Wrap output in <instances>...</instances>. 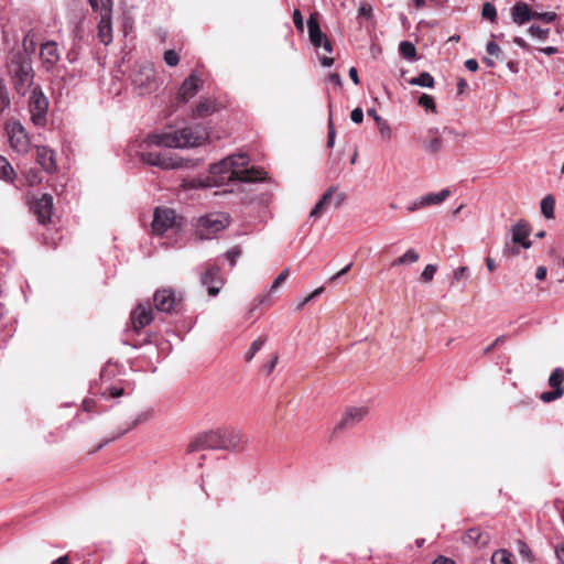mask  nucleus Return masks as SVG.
Instances as JSON below:
<instances>
[{
  "instance_id": "obj_1",
  "label": "nucleus",
  "mask_w": 564,
  "mask_h": 564,
  "mask_svg": "<svg viewBox=\"0 0 564 564\" xmlns=\"http://www.w3.org/2000/svg\"><path fill=\"white\" fill-rule=\"evenodd\" d=\"M249 158L245 153L229 155L221 161L212 164L206 182L200 180L185 181L188 188L208 186H228L236 183H254L265 178L267 173L262 169L248 167Z\"/></svg>"
},
{
  "instance_id": "obj_2",
  "label": "nucleus",
  "mask_w": 564,
  "mask_h": 564,
  "mask_svg": "<svg viewBox=\"0 0 564 564\" xmlns=\"http://www.w3.org/2000/svg\"><path fill=\"white\" fill-rule=\"evenodd\" d=\"M208 131L202 126L185 127L173 131L148 134L144 143L148 147H164L167 149H184L202 145L208 139Z\"/></svg>"
},
{
  "instance_id": "obj_3",
  "label": "nucleus",
  "mask_w": 564,
  "mask_h": 564,
  "mask_svg": "<svg viewBox=\"0 0 564 564\" xmlns=\"http://www.w3.org/2000/svg\"><path fill=\"white\" fill-rule=\"evenodd\" d=\"M245 437L240 430L234 427H219L198 434L187 447L188 453L205 449H223L235 452L242 448Z\"/></svg>"
},
{
  "instance_id": "obj_4",
  "label": "nucleus",
  "mask_w": 564,
  "mask_h": 564,
  "mask_svg": "<svg viewBox=\"0 0 564 564\" xmlns=\"http://www.w3.org/2000/svg\"><path fill=\"white\" fill-rule=\"evenodd\" d=\"M7 73L17 94L24 96L33 85L34 69L32 58L28 54L9 53L7 57Z\"/></svg>"
},
{
  "instance_id": "obj_5",
  "label": "nucleus",
  "mask_w": 564,
  "mask_h": 564,
  "mask_svg": "<svg viewBox=\"0 0 564 564\" xmlns=\"http://www.w3.org/2000/svg\"><path fill=\"white\" fill-rule=\"evenodd\" d=\"M140 159L143 163L162 170H180L188 166L189 160L166 152L142 151Z\"/></svg>"
},
{
  "instance_id": "obj_6",
  "label": "nucleus",
  "mask_w": 564,
  "mask_h": 564,
  "mask_svg": "<svg viewBox=\"0 0 564 564\" xmlns=\"http://www.w3.org/2000/svg\"><path fill=\"white\" fill-rule=\"evenodd\" d=\"M132 84L139 95H147L158 87L154 67L151 63L138 64L132 74Z\"/></svg>"
},
{
  "instance_id": "obj_7",
  "label": "nucleus",
  "mask_w": 564,
  "mask_h": 564,
  "mask_svg": "<svg viewBox=\"0 0 564 564\" xmlns=\"http://www.w3.org/2000/svg\"><path fill=\"white\" fill-rule=\"evenodd\" d=\"M228 225L229 217L226 214H209L199 218L197 232L202 239H210L215 234L224 230Z\"/></svg>"
},
{
  "instance_id": "obj_8",
  "label": "nucleus",
  "mask_w": 564,
  "mask_h": 564,
  "mask_svg": "<svg viewBox=\"0 0 564 564\" xmlns=\"http://www.w3.org/2000/svg\"><path fill=\"white\" fill-rule=\"evenodd\" d=\"M29 108L32 122L37 127H43L46 123L48 100L40 88L32 90Z\"/></svg>"
},
{
  "instance_id": "obj_9",
  "label": "nucleus",
  "mask_w": 564,
  "mask_h": 564,
  "mask_svg": "<svg viewBox=\"0 0 564 564\" xmlns=\"http://www.w3.org/2000/svg\"><path fill=\"white\" fill-rule=\"evenodd\" d=\"M178 226L177 217L173 209L167 207H158L154 210L152 230L156 235H163L169 229Z\"/></svg>"
},
{
  "instance_id": "obj_10",
  "label": "nucleus",
  "mask_w": 564,
  "mask_h": 564,
  "mask_svg": "<svg viewBox=\"0 0 564 564\" xmlns=\"http://www.w3.org/2000/svg\"><path fill=\"white\" fill-rule=\"evenodd\" d=\"M564 369L563 368H555L550 378H549V384L553 389L551 391H545L540 394V400L549 403L552 401H555L563 397L564 394Z\"/></svg>"
},
{
  "instance_id": "obj_11",
  "label": "nucleus",
  "mask_w": 564,
  "mask_h": 564,
  "mask_svg": "<svg viewBox=\"0 0 564 564\" xmlns=\"http://www.w3.org/2000/svg\"><path fill=\"white\" fill-rule=\"evenodd\" d=\"M154 306L159 312L172 313L177 304L181 302V297L177 299L175 291L171 288L158 290L153 295Z\"/></svg>"
},
{
  "instance_id": "obj_12",
  "label": "nucleus",
  "mask_w": 564,
  "mask_h": 564,
  "mask_svg": "<svg viewBox=\"0 0 564 564\" xmlns=\"http://www.w3.org/2000/svg\"><path fill=\"white\" fill-rule=\"evenodd\" d=\"M11 148L18 153H25L29 150V138L20 122H12L7 126Z\"/></svg>"
},
{
  "instance_id": "obj_13",
  "label": "nucleus",
  "mask_w": 564,
  "mask_h": 564,
  "mask_svg": "<svg viewBox=\"0 0 564 564\" xmlns=\"http://www.w3.org/2000/svg\"><path fill=\"white\" fill-rule=\"evenodd\" d=\"M40 59L46 72H52L61 59L58 44L55 41H46L40 46Z\"/></svg>"
},
{
  "instance_id": "obj_14",
  "label": "nucleus",
  "mask_w": 564,
  "mask_h": 564,
  "mask_svg": "<svg viewBox=\"0 0 564 564\" xmlns=\"http://www.w3.org/2000/svg\"><path fill=\"white\" fill-rule=\"evenodd\" d=\"M153 319V311L149 303L139 304L131 313V324L134 332H140Z\"/></svg>"
},
{
  "instance_id": "obj_15",
  "label": "nucleus",
  "mask_w": 564,
  "mask_h": 564,
  "mask_svg": "<svg viewBox=\"0 0 564 564\" xmlns=\"http://www.w3.org/2000/svg\"><path fill=\"white\" fill-rule=\"evenodd\" d=\"M530 234L531 226L525 220H519L511 226L508 236L512 242L521 243L523 249H529L532 246Z\"/></svg>"
},
{
  "instance_id": "obj_16",
  "label": "nucleus",
  "mask_w": 564,
  "mask_h": 564,
  "mask_svg": "<svg viewBox=\"0 0 564 564\" xmlns=\"http://www.w3.org/2000/svg\"><path fill=\"white\" fill-rule=\"evenodd\" d=\"M368 413V409L365 406L349 408L345 411L341 420L335 426V432L350 429L358 424Z\"/></svg>"
},
{
  "instance_id": "obj_17",
  "label": "nucleus",
  "mask_w": 564,
  "mask_h": 564,
  "mask_svg": "<svg viewBox=\"0 0 564 564\" xmlns=\"http://www.w3.org/2000/svg\"><path fill=\"white\" fill-rule=\"evenodd\" d=\"M200 282L207 288L208 294L215 296L219 293L223 280L220 278V269L217 265L209 267L202 275Z\"/></svg>"
},
{
  "instance_id": "obj_18",
  "label": "nucleus",
  "mask_w": 564,
  "mask_h": 564,
  "mask_svg": "<svg viewBox=\"0 0 564 564\" xmlns=\"http://www.w3.org/2000/svg\"><path fill=\"white\" fill-rule=\"evenodd\" d=\"M33 212L41 224L50 221L53 210V197L50 194H43L33 205Z\"/></svg>"
},
{
  "instance_id": "obj_19",
  "label": "nucleus",
  "mask_w": 564,
  "mask_h": 564,
  "mask_svg": "<svg viewBox=\"0 0 564 564\" xmlns=\"http://www.w3.org/2000/svg\"><path fill=\"white\" fill-rule=\"evenodd\" d=\"M535 11H533L527 2L518 1L511 8V20L518 25H523L533 20Z\"/></svg>"
},
{
  "instance_id": "obj_20",
  "label": "nucleus",
  "mask_w": 564,
  "mask_h": 564,
  "mask_svg": "<svg viewBox=\"0 0 564 564\" xmlns=\"http://www.w3.org/2000/svg\"><path fill=\"white\" fill-rule=\"evenodd\" d=\"M200 85L202 79L195 74H192L183 82L177 94V99L182 102H187L192 97L195 96Z\"/></svg>"
},
{
  "instance_id": "obj_21",
  "label": "nucleus",
  "mask_w": 564,
  "mask_h": 564,
  "mask_svg": "<svg viewBox=\"0 0 564 564\" xmlns=\"http://www.w3.org/2000/svg\"><path fill=\"white\" fill-rule=\"evenodd\" d=\"M36 160L42 169L48 173H53L57 170L55 152L47 147L36 148Z\"/></svg>"
},
{
  "instance_id": "obj_22",
  "label": "nucleus",
  "mask_w": 564,
  "mask_h": 564,
  "mask_svg": "<svg viewBox=\"0 0 564 564\" xmlns=\"http://www.w3.org/2000/svg\"><path fill=\"white\" fill-rule=\"evenodd\" d=\"M336 192V187L330 186L319 198V200L315 204L310 213V217L314 219H318L330 206L334 200V194Z\"/></svg>"
},
{
  "instance_id": "obj_23",
  "label": "nucleus",
  "mask_w": 564,
  "mask_h": 564,
  "mask_svg": "<svg viewBox=\"0 0 564 564\" xmlns=\"http://www.w3.org/2000/svg\"><path fill=\"white\" fill-rule=\"evenodd\" d=\"M307 29H308V37L311 43L315 47H319L322 45V42L327 37L325 33L322 32L318 20H317V13H312L307 20Z\"/></svg>"
},
{
  "instance_id": "obj_24",
  "label": "nucleus",
  "mask_w": 564,
  "mask_h": 564,
  "mask_svg": "<svg viewBox=\"0 0 564 564\" xmlns=\"http://www.w3.org/2000/svg\"><path fill=\"white\" fill-rule=\"evenodd\" d=\"M36 48V34L33 30H29L22 40V45L20 47L11 50L9 53H22L28 54L29 58H31L32 54Z\"/></svg>"
},
{
  "instance_id": "obj_25",
  "label": "nucleus",
  "mask_w": 564,
  "mask_h": 564,
  "mask_svg": "<svg viewBox=\"0 0 564 564\" xmlns=\"http://www.w3.org/2000/svg\"><path fill=\"white\" fill-rule=\"evenodd\" d=\"M98 39L105 45L112 41L111 17H100L98 22Z\"/></svg>"
},
{
  "instance_id": "obj_26",
  "label": "nucleus",
  "mask_w": 564,
  "mask_h": 564,
  "mask_svg": "<svg viewBox=\"0 0 564 564\" xmlns=\"http://www.w3.org/2000/svg\"><path fill=\"white\" fill-rule=\"evenodd\" d=\"M522 249L523 248L521 243L512 242L509 240V236H506L505 245L502 248V257L507 260H511L518 257Z\"/></svg>"
},
{
  "instance_id": "obj_27",
  "label": "nucleus",
  "mask_w": 564,
  "mask_h": 564,
  "mask_svg": "<svg viewBox=\"0 0 564 564\" xmlns=\"http://www.w3.org/2000/svg\"><path fill=\"white\" fill-rule=\"evenodd\" d=\"M89 4L94 11H98L100 17H111L112 0H89Z\"/></svg>"
},
{
  "instance_id": "obj_28",
  "label": "nucleus",
  "mask_w": 564,
  "mask_h": 564,
  "mask_svg": "<svg viewBox=\"0 0 564 564\" xmlns=\"http://www.w3.org/2000/svg\"><path fill=\"white\" fill-rule=\"evenodd\" d=\"M216 110V105L210 100H203L193 110L194 118H204L212 115Z\"/></svg>"
},
{
  "instance_id": "obj_29",
  "label": "nucleus",
  "mask_w": 564,
  "mask_h": 564,
  "mask_svg": "<svg viewBox=\"0 0 564 564\" xmlns=\"http://www.w3.org/2000/svg\"><path fill=\"white\" fill-rule=\"evenodd\" d=\"M451 195V191L448 188H444L438 193H430L427 195L422 196L424 205H437L443 203Z\"/></svg>"
},
{
  "instance_id": "obj_30",
  "label": "nucleus",
  "mask_w": 564,
  "mask_h": 564,
  "mask_svg": "<svg viewBox=\"0 0 564 564\" xmlns=\"http://www.w3.org/2000/svg\"><path fill=\"white\" fill-rule=\"evenodd\" d=\"M464 542L466 544H487L488 542V539H482V532L478 529V528H471L469 529L464 538H463Z\"/></svg>"
},
{
  "instance_id": "obj_31",
  "label": "nucleus",
  "mask_w": 564,
  "mask_h": 564,
  "mask_svg": "<svg viewBox=\"0 0 564 564\" xmlns=\"http://www.w3.org/2000/svg\"><path fill=\"white\" fill-rule=\"evenodd\" d=\"M151 414H152V412H151L150 410H147V411H144V412L139 413V414H138V416H137V419L133 421V423H132L128 429H126L123 432H121V433H119L118 435L113 436V437L111 438V441H112V440H116V438H118V437H120L121 435H123V434H124L126 432H128L129 430H131V429L135 427L138 424H140V423H142V422L147 421V420L151 416ZM109 442H110V440H107L106 442H104V443L99 444V445H98V447H97L94 452H96V451H98V449L102 448V447H104L107 443H109Z\"/></svg>"
},
{
  "instance_id": "obj_32",
  "label": "nucleus",
  "mask_w": 564,
  "mask_h": 564,
  "mask_svg": "<svg viewBox=\"0 0 564 564\" xmlns=\"http://www.w3.org/2000/svg\"><path fill=\"white\" fill-rule=\"evenodd\" d=\"M410 85L425 87V88H433L434 87V78L433 76L427 72H422L419 76L413 77L409 80Z\"/></svg>"
},
{
  "instance_id": "obj_33",
  "label": "nucleus",
  "mask_w": 564,
  "mask_h": 564,
  "mask_svg": "<svg viewBox=\"0 0 564 564\" xmlns=\"http://www.w3.org/2000/svg\"><path fill=\"white\" fill-rule=\"evenodd\" d=\"M555 199L552 195H546L541 200V213L547 219L554 217Z\"/></svg>"
},
{
  "instance_id": "obj_34",
  "label": "nucleus",
  "mask_w": 564,
  "mask_h": 564,
  "mask_svg": "<svg viewBox=\"0 0 564 564\" xmlns=\"http://www.w3.org/2000/svg\"><path fill=\"white\" fill-rule=\"evenodd\" d=\"M399 52L403 58L409 61L416 59V48L413 43L403 41L399 45Z\"/></svg>"
},
{
  "instance_id": "obj_35",
  "label": "nucleus",
  "mask_w": 564,
  "mask_h": 564,
  "mask_svg": "<svg viewBox=\"0 0 564 564\" xmlns=\"http://www.w3.org/2000/svg\"><path fill=\"white\" fill-rule=\"evenodd\" d=\"M14 171L8 160L0 156V180L12 181Z\"/></svg>"
},
{
  "instance_id": "obj_36",
  "label": "nucleus",
  "mask_w": 564,
  "mask_h": 564,
  "mask_svg": "<svg viewBox=\"0 0 564 564\" xmlns=\"http://www.w3.org/2000/svg\"><path fill=\"white\" fill-rule=\"evenodd\" d=\"M265 343V337H259L253 340L245 355V359L247 362L251 361L256 354L263 347Z\"/></svg>"
},
{
  "instance_id": "obj_37",
  "label": "nucleus",
  "mask_w": 564,
  "mask_h": 564,
  "mask_svg": "<svg viewBox=\"0 0 564 564\" xmlns=\"http://www.w3.org/2000/svg\"><path fill=\"white\" fill-rule=\"evenodd\" d=\"M512 554L506 550H498L491 556V564H512Z\"/></svg>"
},
{
  "instance_id": "obj_38",
  "label": "nucleus",
  "mask_w": 564,
  "mask_h": 564,
  "mask_svg": "<svg viewBox=\"0 0 564 564\" xmlns=\"http://www.w3.org/2000/svg\"><path fill=\"white\" fill-rule=\"evenodd\" d=\"M481 15H482V18L488 19L491 22H495L497 19L496 7L490 2H486L481 9Z\"/></svg>"
},
{
  "instance_id": "obj_39",
  "label": "nucleus",
  "mask_w": 564,
  "mask_h": 564,
  "mask_svg": "<svg viewBox=\"0 0 564 564\" xmlns=\"http://www.w3.org/2000/svg\"><path fill=\"white\" fill-rule=\"evenodd\" d=\"M10 106V98L7 87L2 79H0V112Z\"/></svg>"
},
{
  "instance_id": "obj_40",
  "label": "nucleus",
  "mask_w": 564,
  "mask_h": 564,
  "mask_svg": "<svg viewBox=\"0 0 564 564\" xmlns=\"http://www.w3.org/2000/svg\"><path fill=\"white\" fill-rule=\"evenodd\" d=\"M437 271L436 264H427L420 275V280L424 283H429L433 280L434 274Z\"/></svg>"
},
{
  "instance_id": "obj_41",
  "label": "nucleus",
  "mask_w": 564,
  "mask_h": 564,
  "mask_svg": "<svg viewBox=\"0 0 564 564\" xmlns=\"http://www.w3.org/2000/svg\"><path fill=\"white\" fill-rule=\"evenodd\" d=\"M358 17L370 20L373 17L372 6L367 1H360L358 8Z\"/></svg>"
},
{
  "instance_id": "obj_42",
  "label": "nucleus",
  "mask_w": 564,
  "mask_h": 564,
  "mask_svg": "<svg viewBox=\"0 0 564 564\" xmlns=\"http://www.w3.org/2000/svg\"><path fill=\"white\" fill-rule=\"evenodd\" d=\"M528 32L530 33L531 36L544 41L549 36L550 29H542L539 25H531Z\"/></svg>"
},
{
  "instance_id": "obj_43",
  "label": "nucleus",
  "mask_w": 564,
  "mask_h": 564,
  "mask_svg": "<svg viewBox=\"0 0 564 564\" xmlns=\"http://www.w3.org/2000/svg\"><path fill=\"white\" fill-rule=\"evenodd\" d=\"M486 51L489 55L495 56L496 58L503 61V53L500 48V46L494 42L490 41L487 43Z\"/></svg>"
},
{
  "instance_id": "obj_44",
  "label": "nucleus",
  "mask_w": 564,
  "mask_h": 564,
  "mask_svg": "<svg viewBox=\"0 0 564 564\" xmlns=\"http://www.w3.org/2000/svg\"><path fill=\"white\" fill-rule=\"evenodd\" d=\"M419 105L433 112L436 110L434 98L426 94L419 98Z\"/></svg>"
},
{
  "instance_id": "obj_45",
  "label": "nucleus",
  "mask_w": 564,
  "mask_h": 564,
  "mask_svg": "<svg viewBox=\"0 0 564 564\" xmlns=\"http://www.w3.org/2000/svg\"><path fill=\"white\" fill-rule=\"evenodd\" d=\"M424 147L430 153H437L441 151L443 144L440 138L434 137L429 142H426Z\"/></svg>"
},
{
  "instance_id": "obj_46",
  "label": "nucleus",
  "mask_w": 564,
  "mask_h": 564,
  "mask_svg": "<svg viewBox=\"0 0 564 564\" xmlns=\"http://www.w3.org/2000/svg\"><path fill=\"white\" fill-rule=\"evenodd\" d=\"M241 256V249L239 247H234L228 250L224 257L229 261L230 267H235L237 259Z\"/></svg>"
},
{
  "instance_id": "obj_47",
  "label": "nucleus",
  "mask_w": 564,
  "mask_h": 564,
  "mask_svg": "<svg viewBox=\"0 0 564 564\" xmlns=\"http://www.w3.org/2000/svg\"><path fill=\"white\" fill-rule=\"evenodd\" d=\"M164 62L166 65L174 67L178 64L180 57L175 51L169 50L164 53Z\"/></svg>"
},
{
  "instance_id": "obj_48",
  "label": "nucleus",
  "mask_w": 564,
  "mask_h": 564,
  "mask_svg": "<svg viewBox=\"0 0 564 564\" xmlns=\"http://www.w3.org/2000/svg\"><path fill=\"white\" fill-rule=\"evenodd\" d=\"M404 264L415 263L420 259V254L414 249L406 250L405 253L402 254Z\"/></svg>"
},
{
  "instance_id": "obj_49",
  "label": "nucleus",
  "mask_w": 564,
  "mask_h": 564,
  "mask_svg": "<svg viewBox=\"0 0 564 564\" xmlns=\"http://www.w3.org/2000/svg\"><path fill=\"white\" fill-rule=\"evenodd\" d=\"M557 15L555 12H536L535 11V17L534 19L536 20H540V21H543V22H546V23H551V22H554L556 20Z\"/></svg>"
},
{
  "instance_id": "obj_50",
  "label": "nucleus",
  "mask_w": 564,
  "mask_h": 564,
  "mask_svg": "<svg viewBox=\"0 0 564 564\" xmlns=\"http://www.w3.org/2000/svg\"><path fill=\"white\" fill-rule=\"evenodd\" d=\"M289 269H284L273 281L271 291H275L289 276Z\"/></svg>"
},
{
  "instance_id": "obj_51",
  "label": "nucleus",
  "mask_w": 564,
  "mask_h": 564,
  "mask_svg": "<svg viewBox=\"0 0 564 564\" xmlns=\"http://www.w3.org/2000/svg\"><path fill=\"white\" fill-rule=\"evenodd\" d=\"M293 23L296 26V29L301 32L304 31V19L300 10H294L293 12Z\"/></svg>"
},
{
  "instance_id": "obj_52",
  "label": "nucleus",
  "mask_w": 564,
  "mask_h": 564,
  "mask_svg": "<svg viewBox=\"0 0 564 564\" xmlns=\"http://www.w3.org/2000/svg\"><path fill=\"white\" fill-rule=\"evenodd\" d=\"M335 135H336V132H335V129H334V124H333V120H332V115H330L329 116V120H328V137H327V147L328 148H333L334 147Z\"/></svg>"
},
{
  "instance_id": "obj_53",
  "label": "nucleus",
  "mask_w": 564,
  "mask_h": 564,
  "mask_svg": "<svg viewBox=\"0 0 564 564\" xmlns=\"http://www.w3.org/2000/svg\"><path fill=\"white\" fill-rule=\"evenodd\" d=\"M83 22H84V18H82L78 22H76V24L73 28L72 33H73V36L75 40H82L84 36Z\"/></svg>"
},
{
  "instance_id": "obj_54",
  "label": "nucleus",
  "mask_w": 564,
  "mask_h": 564,
  "mask_svg": "<svg viewBox=\"0 0 564 564\" xmlns=\"http://www.w3.org/2000/svg\"><path fill=\"white\" fill-rule=\"evenodd\" d=\"M377 124H378L379 132L382 137H386V138L391 137V128L387 120L383 119L380 122H378Z\"/></svg>"
},
{
  "instance_id": "obj_55",
  "label": "nucleus",
  "mask_w": 564,
  "mask_h": 564,
  "mask_svg": "<svg viewBox=\"0 0 564 564\" xmlns=\"http://www.w3.org/2000/svg\"><path fill=\"white\" fill-rule=\"evenodd\" d=\"M469 276V270L467 267H459L457 268L455 271H454V274H453V280L458 282L460 279L463 278H468Z\"/></svg>"
},
{
  "instance_id": "obj_56",
  "label": "nucleus",
  "mask_w": 564,
  "mask_h": 564,
  "mask_svg": "<svg viewBox=\"0 0 564 564\" xmlns=\"http://www.w3.org/2000/svg\"><path fill=\"white\" fill-rule=\"evenodd\" d=\"M350 119L355 123H361L362 120H364V111H362V109L361 108H355L350 112Z\"/></svg>"
},
{
  "instance_id": "obj_57",
  "label": "nucleus",
  "mask_w": 564,
  "mask_h": 564,
  "mask_svg": "<svg viewBox=\"0 0 564 564\" xmlns=\"http://www.w3.org/2000/svg\"><path fill=\"white\" fill-rule=\"evenodd\" d=\"M425 207L424 205V202H423V198L422 196L420 198H417L416 200H414L412 204H410L406 209L412 213V212H415L416 209H420V208H423Z\"/></svg>"
},
{
  "instance_id": "obj_58",
  "label": "nucleus",
  "mask_w": 564,
  "mask_h": 564,
  "mask_svg": "<svg viewBox=\"0 0 564 564\" xmlns=\"http://www.w3.org/2000/svg\"><path fill=\"white\" fill-rule=\"evenodd\" d=\"M465 67L469 70V72H476L479 67L478 65V62L477 59L475 58H469L465 62Z\"/></svg>"
},
{
  "instance_id": "obj_59",
  "label": "nucleus",
  "mask_w": 564,
  "mask_h": 564,
  "mask_svg": "<svg viewBox=\"0 0 564 564\" xmlns=\"http://www.w3.org/2000/svg\"><path fill=\"white\" fill-rule=\"evenodd\" d=\"M352 267V263H348L344 269H341L340 271H338L336 274H334L329 281L333 282V281H336L337 279H339L340 276L345 275Z\"/></svg>"
},
{
  "instance_id": "obj_60",
  "label": "nucleus",
  "mask_w": 564,
  "mask_h": 564,
  "mask_svg": "<svg viewBox=\"0 0 564 564\" xmlns=\"http://www.w3.org/2000/svg\"><path fill=\"white\" fill-rule=\"evenodd\" d=\"M278 360H279V357L275 355V356H273L271 361L263 367V369L267 371V373H271L274 370V368L278 364Z\"/></svg>"
},
{
  "instance_id": "obj_61",
  "label": "nucleus",
  "mask_w": 564,
  "mask_h": 564,
  "mask_svg": "<svg viewBox=\"0 0 564 564\" xmlns=\"http://www.w3.org/2000/svg\"><path fill=\"white\" fill-rule=\"evenodd\" d=\"M555 554L561 564H564V542L555 547Z\"/></svg>"
},
{
  "instance_id": "obj_62",
  "label": "nucleus",
  "mask_w": 564,
  "mask_h": 564,
  "mask_svg": "<svg viewBox=\"0 0 564 564\" xmlns=\"http://www.w3.org/2000/svg\"><path fill=\"white\" fill-rule=\"evenodd\" d=\"M109 395L111 398H119V397L123 395V389L119 388V387H111L109 389Z\"/></svg>"
},
{
  "instance_id": "obj_63",
  "label": "nucleus",
  "mask_w": 564,
  "mask_h": 564,
  "mask_svg": "<svg viewBox=\"0 0 564 564\" xmlns=\"http://www.w3.org/2000/svg\"><path fill=\"white\" fill-rule=\"evenodd\" d=\"M546 273H547L546 268L543 267V265H540V267L536 268L535 278L538 280H544L545 276H546Z\"/></svg>"
},
{
  "instance_id": "obj_64",
  "label": "nucleus",
  "mask_w": 564,
  "mask_h": 564,
  "mask_svg": "<svg viewBox=\"0 0 564 564\" xmlns=\"http://www.w3.org/2000/svg\"><path fill=\"white\" fill-rule=\"evenodd\" d=\"M432 564H455V562L448 557L445 556H437Z\"/></svg>"
}]
</instances>
